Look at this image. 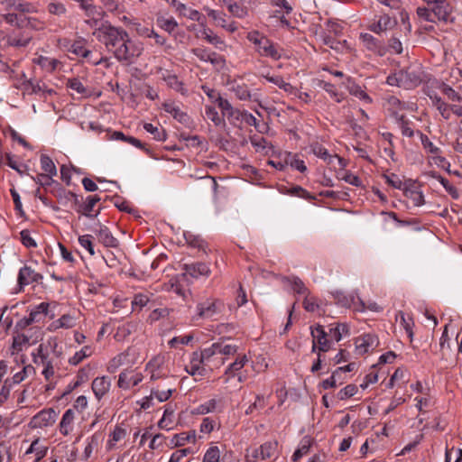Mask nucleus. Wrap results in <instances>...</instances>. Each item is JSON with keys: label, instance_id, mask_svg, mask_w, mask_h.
Wrapping results in <instances>:
<instances>
[{"label": "nucleus", "instance_id": "obj_16", "mask_svg": "<svg viewBox=\"0 0 462 462\" xmlns=\"http://www.w3.org/2000/svg\"><path fill=\"white\" fill-rule=\"evenodd\" d=\"M143 380V375L139 373L134 374L133 371L125 370L118 377V387L122 389H129L132 386L137 385Z\"/></svg>", "mask_w": 462, "mask_h": 462}, {"label": "nucleus", "instance_id": "obj_20", "mask_svg": "<svg viewBox=\"0 0 462 462\" xmlns=\"http://www.w3.org/2000/svg\"><path fill=\"white\" fill-rule=\"evenodd\" d=\"M97 236L98 241L106 247H116L118 240L111 234L109 229L102 225H99V229L97 230Z\"/></svg>", "mask_w": 462, "mask_h": 462}, {"label": "nucleus", "instance_id": "obj_22", "mask_svg": "<svg viewBox=\"0 0 462 462\" xmlns=\"http://www.w3.org/2000/svg\"><path fill=\"white\" fill-rule=\"evenodd\" d=\"M78 2H79L80 7L85 10L87 16L92 17L94 23H98L103 17V12L100 8L86 0H78Z\"/></svg>", "mask_w": 462, "mask_h": 462}, {"label": "nucleus", "instance_id": "obj_3", "mask_svg": "<svg viewBox=\"0 0 462 462\" xmlns=\"http://www.w3.org/2000/svg\"><path fill=\"white\" fill-rule=\"evenodd\" d=\"M246 39L255 45V51L260 56L269 57L274 60H278L281 58V54L274 43L258 31L248 32Z\"/></svg>", "mask_w": 462, "mask_h": 462}, {"label": "nucleus", "instance_id": "obj_51", "mask_svg": "<svg viewBox=\"0 0 462 462\" xmlns=\"http://www.w3.org/2000/svg\"><path fill=\"white\" fill-rule=\"evenodd\" d=\"M205 115L207 118L212 121L217 126L224 124V119L221 116H219L217 109L212 106H206Z\"/></svg>", "mask_w": 462, "mask_h": 462}, {"label": "nucleus", "instance_id": "obj_56", "mask_svg": "<svg viewBox=\"0 0 462 462\" xmlns=\"http://www.w3.org/2000/svg\"><path fill=\"white\" fill-rule=\"evenodd\" d=\"M208 62H210L213 65V67L217 70H221L226 67V59L224 58V56L217 54L214 51H212V53L210 54Z\"/></svg>", "mask_w": 462, "mask_h": 462}, {"label": "nucleus", "instance_id": "obj_41", "mask_svg": "<svg viewBox=\"0 0 462 462\" xmlns=\"http://www.w3.org/2000/svg\"><path fill=\"white\" fill-rule=\"evenodd\" d=\"M164 110L167 113L172 115V116L180 123H186L189 118L188 115L181 111L180 107L176 106L174 104H165Z\"/></svg>", "mask_w": 462, "mask_h": 462}, {"label": "nucleus", "instance_id": "obj_8", "mask_svg": "<svg viewBox=\"0 0 462 462\" xmlns=\"http://www.w3.org/2000/svg\"><path fill=\"white\" fill-rule=\"evenodd\" d=\"M216 103L221 109L222 115L226 116L230 124L236 125V123L242 122L243 111L235 108L227 99L217 95Z\"/></svg>", "mask_w": 462, "mask_h": 462}, {"label": "nucleus", "instance_id": "obj_1", "mask_svg": "<svg viewBox=\"0 0 462 462\" xmlns=\"http://www.w3.org/2000/svg\"><path fill=\"white\" fill-rule=\"evenodd\" d=\"M93 34L120 62L131 64L142 53L143 49L131 40L123 28L102 24L95 30Z\"/></svg>", "mask_w": 462, "mask_h": 462}, {"label": "nucleus", "instance_id": "obj_2", "mask_svg": "<svg viewBox=\"0 0 462 462\" xmlns=\"http://www.w3.org/2000/svg\"><path fill=\"white\" fill-rule=\"evenodd\" d=\"M424 77V71L420 66H409L393 75L388 76L387 83L391 86L411 89L419 86L423 81Z\"/></svg>", "mask_w": 462, "mask_h": 462}, {"label": "nucleus", "instance_id": "obj_34", "mask_svg": "<svg viewBox=\"0 0 462 462\" xmlns=\"http://www.w3.org/2000/svg\"><path fill=\"white\" fill-rule=\"evenodd\" d=\"M436 87L447 96V97L452 101H462V95L455 91L451 87L445 84L444 82H436Z\"/></svg>", "mask_w": 462, "mask_h": 462}, {"label": "nucleus", "instance_id": "obj_5", "mask_svg": "<svg viewBox=\"0 0 462 462\" xmlns=\"http://www.w3.org/2000/svg\"><path fill=\"white\" fill-rule=\"evenodd\" d=\"M87 43L84 38H79L71 44L69 51L81 57L92 65H98L103 62L108 63V59L106 57H94L93 52L87 48Z\"/></svg>", "mask_w": 462, "mask_h": 462}, {"label": "nucleus", "instance_id": "obj_32", "mask_svg": "<svg viewBox=\"0 0 462 462\" xmlns=\"http://www.w3.org/2000/svg\"><path fill=\"white\" fill-rule=\"evenodd\" d=\"M201 33L203 39L208 41L216 48H218L219 50H224V48L226 47L225 42L217 34H215L211 30L204 29Z\"/></svg>", "mask_w": 462, "mask_h": 462}, {"label": "nucleus", "instance_id": "obj_64", "mask_svg": "<svg viewBox=\"0 0 462 462\" xmlns=\"http://www.w3.org/2000/svg\"><path fill=\"white\" fill-rule=\"evenodd\" d=\"M350 94L354 95L355 97H358L359 99H362L365 101L366 103L370 104L372 102V98L361 88V87L357 85H354L349 88Z\"/></svg>", "mask_w": 462, "mask_h": 462}, {"label": "nucleus", "instance_id": "obj_50", "mask_svg": "<svg viewBox=\"0 0 462 462\" xmlns=\"http://www.w3.org/2000/svg\"><path fill=\"white\" fill-rule=\"evenodd\" d=\"M202 462H220V450L218 447H209L204 454Z\"/></svg>", "mask_w": 462, "mask_h": 462}, {"label": "nucleus", "instance_id": "obj_61", "mask_svg": "<svg viewBox=\"0 0 462 462\" xmlns=\"http://www.w3.org/2000/svg\"><path fill=\"white\" fill-rule=\"evenodd\" d=\"M20 239L22 244L27 248L37 246L35 240L31 236V233L28 229H23L20 232Z\"/></svg>", "mask_w": 462, "mask_h": 462}, {"label": "nucleus", "instance_id": "obj_43", "mask_svg": "<svg viewBox=\"0 0 462 462\" xmlns=\"http://www.w3.org/2000/svg\"><path fill=\"white\" fill-rule=\"evenodd\" d=\"M41 167L47 175L56 176L57 169L52 160L46 154L41 155Z\"/></svg>", "mask_w": 462, "mask_h": 462}, {"label": "nucleus", "instance_id": "obj_62", "mask_svg": "<svg viewBox=\"0 0 462 462\" xmlns=\"http://www.w3.org/2000/svg\"><path fill=\"white\" fill-rule=\"evenodd\" d=\"M14 11H18L22 15L35 12V7L28 2H17L14 0Z\"/></svg>", "mask_w": 462, "mask_h": 462}, {"label": "nucleus", "instance_id": "obj_12", "mask_svg": "<svg viewBox=\"0 0 462 462\" xmlns=\"http://www.w3.org/2000/svg\"><path fill=\"white\" fill-rule=\"evenodd\" d=\"M42 280V275L28 265H24L20 269L17 278L20 289L34 282L38 283Z\"/></svg>", "mask_w": 462, "mask_h": 462}, {"label": "nucleus", "instance_id": "obj_47", "mask_svg": "<svg viewBox=\"0 0 462 462\" xmlns=\"http://www.w3.org/2000/svg\"><path fill=\"white\" fill-rule=\"evenodd\" d=\"M67 87L76 91L78 94L87 97L89 95V90L84 87L79 79H70L67 82Z\"/></svg>", "mask_w": 462, "mask_h": 462}, {"label": "nucleus", "instance_id": "obj_35", "mask_svg": "<svg viewBox=\"0 0 462 462\" xmlns=\"http://www.w3.org/2000/svg\"><path fill=\"white\" fill-rule=\"evenodd\" d=\"M164 81L167 85L177 92H180L185 95L187 90L183 87V83L174 74H168L163 77Z\"/></svg>", "mask_w": 462, "mask_h": 462}, {"label": "nucleus", "instance_id": "obj_37", "mask_svg": "<svg viewBox=\"0 0 462 462\" xmlns=\"http://www.w3.org/2000/svg\"><path fill=\"white\" fill-rule=\"evenodd\" d=\"M217 355L220 356H234L237 352V346L227 344L226 341L216 342Z\"/></svg>", "mask_w": 462, "mask_h": 462}, {"label": "nucleus", "instance_id": "obj_59", "mask_svg": "<svg viewBox=\"0 0 462 462\" xmlns=\"http://www.w3.org/2000/svg\"><path fill=\"white\" fill-rule=\"evenodd\" d=\"M289 193L299 198H302L308 200L315 199V196L311 195L308 190L301 188L300 186H293L290 189Z\"/></svg>", "mask_w": 462, "mask_h": 462}, {"label": "nucleus", "instance_id": "obj_25", "mask_svg": "<svg viewBox=\"0 0 462 462\" xmlns=\"http://www.w3.org/2000/svg\"><path fill=\"white\" fill-rule=\"evenodd\" d=\"M230 89L239 100L247 101L252 98L250 88L244 82H233Z\"/></svg>", "mask_w": 462, "mask_h": 462}, {"label": "nucleus", "instance_id": "obj_10", "mask_svg": "<svg viewBox=\"0 0 462 462\" xmlns=\"http://www.w3.org/2000/svg\"><path fill=\"white\" fill-rule=\"evenodd\" d=\"M310 149H311V152H313V154H315L317 157L322 159L328 164H331L334 160H337L338 162L340 168L344 169L347 165L345 159L339 157L337 154L331 155L328 152V151L322 144H320L317 142L311 143Z\"/></svg>", "mask_w": 462, "mask_h": 462}, {"label": "nucleus", "instance_id": "obj_30", "mask_svg": "<svg viewBox=\"0 0 462 462\" xmlns=\"http://www.w3.org/2000/svg\"><path fill=\"white\" fill-rule=\"evenodd\" d=\"M45 24L43 22L40 21L37 18L27 17L25 15H23V20H21L19 23V28H30L35 31L43 30Z\"/></svg>", "mask_w": 462, "mask_h": 462}, {"label": "nucleus", "instance_id": "obj_48", "mask_svg": "<svg viewBox=\"0 0 462 462\" xmlns=\"http://www.w3.org/2000/svg\"><path fill=\"white\" fill-rule=\"evenodd\" d=\"M285 164L290 165L291 168L298 170L300 172H304L307 170L304 162L291 153H289L286 156Z\"/></svg>", "mask_w": 462, "mask_h": 462}, {"label": "nucleus", "instance_id": "obj_24", "mask_svg": "<svg viewBox=\"0 0 462 462\" xmlns=\"http://www.w3.org/2000/svg\"><path fill=\"white\" fill-rule=\"evenodd\" d=\"M172 5L175 6L180 14L192 21L200 22V20L203 18V15L199 11L189 9L184 4L179 3L176 0H172Z\"/></svg>", "mask_w": 462, "mask_h": 462}, {"label": "nucleus", "instance_id": "obj_40", "mask_svg": "<svg viewBox=\"0 0 462 462\" xmlns=\"http://www.w3.org/2000/svg\"><path fill=\"white\" fill-rule=\"evenodd\" d=\"M432 176L438 181H439V183L444 187L446 191L452 197V199H457L459 198V192H458L457 189L455 186H453L452 184H450L449 181L446 178L442 177L439 174H436V173H434Z\"/></svg>", "mask_w": 462, "mask_h": 462}, {"label": "nucleus", "instance_id": "obj_44", "mask_svg": "<svg viewBox=\"0 0 462 462\" xmlns=\"http://www.w3.org/2000/svg\"><path fill=\"white\" fill-rule=\"evenodd\" d=\"M0 17L10 25H14L18 28L20 21L23 20L22 14H17L15 12H4L2 8L0 9Z\"/></svg>", "mask_w": 462, "mask_h": 462}, {"label": "nucleus", "instance_id": "obj_13", "mask_svg": "<svg viewBox=\"0 0 462 462\" xmlns=\"http://www.w3.org/2000/svg\"><path fill=\"white\" fill-rule=\"evenodd\" d=\"M100 199H101L99 196L94 195L88 196L84 202H79L78 200V204H75L77 206L76 211L87 217L94 218L98 215L99 211L95 214H92V211L94 207L100 201Z\"/></svg>", "mask_w": 462, "mask_h": 462}, {"label": "nucleus", "instance_id": "obj_58", "mask_svg": "<svg viewBox=\"0 0 462 462\" xmlns=\"http://www.w3.org/2000/svg\"><path fill=\"white\" fill-rule=\"evenodd\" d=\"M157 23L165 31L171 32L178 26L177 22L173 18L159 17Z\"/></svg>", "mask_w": 462, "mask_h": 462}, {"label": "nucleus", "instance_id": "obj_18", "mask_svg": "<svg viewBox=\"0 0 462 462\" xmlns=\"http://www.w3.org/2000/svg\"><path fill=\"white\" fill-rule=\"evenodd\" d=\"M378 345V338L374 334H365L356 340V347L359 354L363 355Z\"/></svg>", "mask_w": 462, "mask_h": 462}, {"label": "nucleus", "instance_id": "obj_52", "mask_svg": "<svg viewBox=\"0 0 462 462\" xmlns=\"http://www.w3.org/2000/svg\"><path fill=\"white\" fill-rule=\"evenodd\" d=\"M92 353L90 346H84L81 350L75 353V355L69 358V364L73 365H79L84 358L89 356Z\"/></svg>", "mask_w": 462, "mask_h": 462}, {"label": "nucleus", "instance_id": "obj_53", "mask_svg": "<svg viewBox=\"0 0 462 462\" xmlns=\"http://www.w3.org/2000/svg\"><path fill=\"white\" fill-rule=\"evenodd\" d=\"M462 459V449L452 448H446V461L445 462H459Z\"/></svg>", "mask_w": 462, "mask_h": 462}, {"label": "nucleus", "instance_id": "obj_26", "mask_svg": "<svg viewBox=\"0 0 462 462\" xmlns=\"http://www.w3.org/2000/svg\"><path fill=\"white\" fill-rule=\"evenodd\" d=\"M74 418V411L71 409L64 412L60 422V432L62 435L67 436L72 431Z\"/></svg>", "mask_w": 462, "mask_h": 462}, {"label": "nucleus", "instance_id": "obj_46", "mask_svg": "<svg viewBox=\"0 0 462 462\" xmlns=\"http://www.w3.org/2000/svg\"><path fill=\"white\" fill-rule=\"evenodd\" d=\"M417 134L420 135L424 149L433 155L440 154V148L436 146L426 134H422L420 131H417Z\"/></svg>", "mask_w": 462, "mask_h": 462}, {"label": "nucleus", "instance_id": "obj_23", "mask_svg": "<svg viewBox=\"0 0 462 462\" xmlns=\"http://www.w3.org/2000/svg\"><path fill=\"white\" fill-rule=\"evenodd\" d=\"M202 365H205L204 361L200 360L199 351H195L192 353L189 365H186L185 370L191 375L202 374L204 371V367L201 366Z\"/></svg>", "mask_w": 462, "mask_h": 462}, {"label": "nucleus", "instance_id": "obj_14", "mask_svg": "<svg viewBox=\"0 0 462 462\" xmlns=\"http://www.w3.org/2000/svg\"><path fill=\"white\" fill-rule=\"evenodd\" d=\"M181 269L184 271V274H188L195 279L200 276L208 277L211 273L209 266L202 262L185 263Z\"/></svg>", "mask_w": 462, "mask_h": 462}, {"label": "nucleus", "instance_id": "obj_45", "mask_svg": "<svg viewBox=\"0 0 462 462\" xmlns=\"http://www.w3.org/2000/svg\"><path fill=\"white\" fill-rule=\"evenodd\" d=\"M247 361L248 360L245 355L238 356L235 362L228 365L225 374L233 376L236 372L241 370L245 366Z\"/></svg>", "mask_w": 462, "mask_h": 462}, {"label": "nucleus", "instance_id": "obj_33", "mask_svg": "<svg viewBox=\"0 0 462 462\" xmlns=\"http://www.w3.org/2000/svg\"><path fill=\"white\" fill-rule=\"evenodd\" d=\"M404 196L411 200L413 206L420 207L424 204V197L421 191L415 189L405 188L404 189Z\"/></svg>", "mask_w": 462, "mask_h": 462}, {"label": "nucleus", "instance_id": "obj_27", "mask_svg": "<svg viewBox=\"0 0 462 462\" xmlns=\"http://www.w3.org/2000/svg\"><path fill=\"white\" fill-rule=\"evenodd\" d=\"M184 238L186 243L193 248H198L207 254L208 244L203 240L200 236L194 235L190 232L184 233Z\"/></svg>", "mask_w": 462, "mask_h": 462}, {"label": "nucleus", "instance_id": "obj_11", "mask_svg": "<svg viewBox=\"0 0 462 462\" xmlns=\"http://www.w3.org/2000/svg\"><path fill=\"white\" fill-rule=\"evenodd\" d=\"M311 336L313 337L312 352L317 348L319 352H327L330 348V343L327 339V333L321 325H318L315 328H311Z\"/></svg>", "mask_w": 462, "mask_h": 462}, {"label": "nucleus", "instance_id": "obj_55", "mask_svg": "<svg viewBox=\"0 0 462 462\" xmlns=\"http://www.w3.org/2000/svg\"><path fill=\"white\" fill-rule=\"evenodd\" d=\"M331 337L337 341H340L343 335L348 334V326L346 324H337L330 328Z\"/></svg>", "mask_w": 462, "mask_h": 462}, {"label": "nucleus", "instance_id": "obj_28", "mask_svg": "<svg viewBox=\"0 0 462 462\" xmlns=\"http://www.w3.org/2000/svg\"><path fill=\"white\" fill-rule=\"evenodd\" d=\"M75 326V319L72 316L69 314L62 315L59 319L53 321L48 329L50 331H54L59 328H71Z\"/></svg>", "mask_w": 462, "mask_h": 462}, {"label": "nucleus", "instance_id": "obj_15", "mask_svg": "<svg viewBox=\"0 0 462 462\" xmlns=\"http://www.w3.org/2000/svg\"><path fill=\"white\" fill-rule=\"evenodd\" d=\"M56 413L52 409L42 410L34 415L31 420L32 428H44L54 423Z\"/></svg>", "mask_w": 462, "mask_h": 462}, {"label": "nucleus", "instance_id": "obj_31", "mask_svg": "<svg viewBox=\"0 0 462 462\" xmlns=\"http://www.w3.org/2000/svg\"><path fill=\"white\" fill-rule=\"evenodd\" d=\"M54 195L61 204H66L70 200H73L75 204H78V196L75 193L66 190L61 187H59L54 191Z\"/></svg>", "mask_w": 462, "mask_h": 462}, {"label": "nucleus", "instance_id": "obj_39", "mask_svg": "<svg viewBox=\"0 0 462 462\" xmlns=\"http://www.w3.org/2000/svg\"><path fill=\"white\" fill-rule=\"evenodd\" d=\"M311 447V439L309 438H303L300 443L299 448L295 450L292 455V460L297 461L303 456L307 455Z\"/></svg>", "mask_w": 462, "mask_h": 462}, {"label": "nucleus", "instance_id": "obj_9", "mask_svg": "<svg viewBox=\"0 0 462 462\" xmlns=\"http://www.w3.org/2000/svg\"><path fill=\"white\" fill-rule=\"evenodd\" d=\"M360 40L368 51L378 56H383L387 51L384 42L370 33H361Z\"/></svg>", "mask_w": 462, "mask_h": 462}, {"label": "nucleus", "instance_id": "obj_42", "mask_svg": "<svg viewBox=\"0 0 462 462\" xmlns=\"http://www.w3.org/2000/svg\"><path fill=\"white\" fill-rule=\"evenodd\" d=\"M173 392H175V388L168 387L165 389H160L159 386L152 388L151 391L152 397L156 398L161 402L169 400Z\"/></svg>", "mask_w": 462, "mask_h": 462}, {"label": "nucleus", "instance_id": "obj_57", "mask_svg": "<svg viewBox=\"0 0 462 462\" xmlns=\"http://www.w3.org/2000/svg\"><path fill=\"white\" fill-rule=\"evenodd\" d=\"M399 125L402 131V135L407 137H412L415 134L413 129L411 127V123L405 118L403 115H402L399 118Z\"/></svg>", "mask_w": 462, "mask_h": 462}, {"label": "nucleus", "instance_id": "obj_17", "mask_svg": "<svg viewBox=\"0 0 462 462\" xmlns=\"http://www.w3.org/2000/svg\"><path fill=\"white\" fill-rule=\"evenodd\" d=\"M397 22L388 14H382L378 17V20L368 26V29L377 34L383 32L390 30L396 25Z\"/></svg>", "mask_w": 462, "mask_h": 462}, {"label": "nucleus", "instance_id": "obj_4", "mask_svg": "<svg viewBox=\"0 0 462 462\" xmlns=\"http://www.w3.org/2000/svg\"><path fill=\"white\" fill-rule=\"evenodd\" d=\"M278 456V442L267 441L259 448L246 450L245 462H263Z\"/></svg>", "mask_w": 462, "mask_h": 462}, {"label": "nucleus", "instance_id": "obj_49", "mask_svg": "<svg viewBox=\"0 0 462 462\" xmlns=\"http://www.w3.org/2000/svg\"><path fill=\"white\" fill-rule=\"evenodd\" d=\"M200 360H203L205 365H208L212 358L217 355L216 344L213 343L209 347L204 348L200 352H199Z\"/></svg>", "mask_w": 462, "mask_h": 462}, {"label": "nucleus", "instance_id": "obj_60", "mask_svg": "<svg viewBox=\"0 0 462 462\" xmlns=\"http://www.w3.org/2000/svg\"><path fill=\"white\" fill-rule=\"evenodd\" d=\"M357 393V387L355 384H347L346 387L341 389L337 396L339 400H345L354 396Z\"/></svg>", "mask_w": 462, "mask_h": 462}, {"label": "nucleus", "instance_id": "obj_19", "mask_svg": "<svg viewBox=\"0 0 462 462\" xmlns=\"http://www.w3.org/2000/svg\"><path fill=\"white\" fill-rule=\"evenodd\" d=\"M91 386L97 399L101 400L108 393L111 382L107 376L97 377L93 380Z\"/></svg>", "mask_w": 462, "mask_h": 462}, {"label": "nucleus", "instance_id": "obj_63", "mask_svg": "<svg viewBox=\"0 0 462 462\" xmlns=\"http://www.w3.org/2000/svg\"><path fill=\"white\" fill-rule=\"evenodd\" d=\"M291 282L292 284V289L296 293L306 296L309 294V290L300 278L292 277Z\"/></svg>", "mask_w": 462, "mask_h": 462}, {"label": "nucleus", "instance_id": "obj_54", "mask_svg": "<svg viewBox=\"0 0 462 462\" xmlns=\"http://www.w3.org/2000/svg\"><path fill=\"white\" fill-rule=\"evenodd\" d=\"M27 344H30V338L27 335H17L14 337L12 348L15 352H20L23 350V346Z\"/></svg>", "mask_w": 462, "mask_h": 462}, {"label": "nucleus", "instance_id": "obj_21", "mask_svg": "<svg viewBox=\"0 0 462 462\" xmlns=\"http://www.w3.org/2000/svg\"><path fill=\"white\" fill-rule=\"evenodd\" d=\"M195 441H196V432H195V430H191L189 432H181L179 434H175L172 437V439H171L169 446L171 448L182 447L188 442L194 443Z\"/></svg>", "mask_w": 462, "mask_h": 462}, {"label": "nucleus", "instance_id": "obj_7", "mask_svg": "<svg viewBox=\"0 0 462 462\" xmlns=\"http://www.w3.org/2000/svg\"><path fill=\"white\" fill-rule=\"evenodd\" d=\"M222 307L218 300L207 299L197 305V315L200 319H215L221 312Z\"/></svg>", "mask_w": 462, "mask_h": 462}, {"label": "nucleus", "instance_id": "obj_29", "mask_svg": "<svg viewBox=\"0 0 462 462\" xmlns=\"http://www.w3.org/2000/svg\"><path fill=\"white\" fill-rule=\"evenodd\" d=\"M32 40V36L24 32L19 35H8L5 38L6 44L14 47H26Z\"/></svg>", "mask_w": 462, "mask_h": 462}, {"label": "nucleus", "instance_id": "obj_38", "mask_svg": "<svg viewBox=\"0 0 462 462\" xmlns=\"http://www.w3.org/2000/svg\"><path fill=\"white\" fill-rule=\"evenodd\" d=\"M223 4L227 7L228 11L238 18H243L247 14L246 8L241 6L232 0H223Z\"/></svg>", "mask_w": 462, "mask_h": 462}, {"label": "nucleus", "instance_id": "obj_6", "mask_svg": "<svg viewBox=\"0 0 462 462\" xmlns=\"http://www.w3.org/2000/svg\"><path fill=\"white\" fill-rule=\"evenodd\" d=\"M451 14V10L442 8L441 6L433 5L432 8L426 6H419L416 9L417 16L429 23H436L437 21L448 22Z\"/></svg>", "mask_w": 462, "mask_h": 462}, {"label": "nucleus", "instance_id": "obj_36", "mask_svg": "<svg viewBox=\"0 0 462 462\" xmlns=\"http://www.w3.org/2000/svg\"><path fill=\"white\" fill-rule=\"evenodd\" d=\"M36 455V459L34 462H39L42 459L47 453V447L40 446L39 439L33 440L30 446V448L26 450V454L33 453Z\"/></svg>", "mask_w": 462, "mask_h": 462}]
</instances>
